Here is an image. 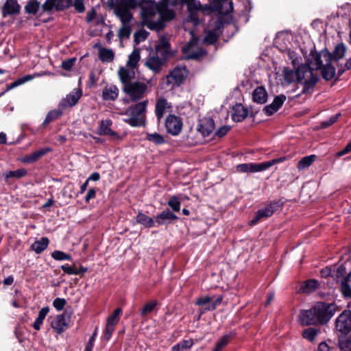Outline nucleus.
Instances as JSON below:
<instances>
[{"label":"nucleus","mask_w":351,"mask_h":351,"mask_svg":"<svg viewBox=\"0 0 351 351\" xmlns=\"http://www.w3.org/2000/svg\"><path fill=\"white\" fill-rule=\"evenodd\" d=\"M177 5H183L181 0H161L158 3L152 0H142L141 17L144 24L152 30H162L165 21L172 20L176 16L169 6Z\"/></svg>","instance_id":"nucleus-1"},{"label":"nucleus","mask_w":351,"mask_h":351,"mask_svg":"<svg viewBox=\"0 0 351 351\" xmlns=\"http://www.w3.org/2000/svg\"><path fill=\"white\" fill-rule=\"evenodd\" d=\"M284 80L290 84L297 80L302 86V93L311 95L317 82L318 77L313 73V69L308 64L300 65L296 71L289 68H284L282 71Z\"/></svg>","instance_id":"nucleus-2"},{"label":"nucleus","mask_w":351,"mask_h":351,"mask_svg":"<svg viewBox=\"0 0 351 351\" xmlns=\"http://www.w3.org/2000/svg\"><path fill=\"white\" fill-rule=\"evenodd\" d=\"M114 8L115 14L122 23L118 36L121 42H123L130 38L131 32L132 0H116V6Z\"/></svg>","instance_id":"nucleus-3"},{"label":"nucleus","mask_w":351,"mask_h":351,"mask_svg":"<svg viewBox=\"0 0 351 351\" xmlns=\"http://www.w3.org/2000/svg\"><path fill=\"white\" fill-rule=\"evenodd\" d=\"M309 61L313 69H322V77L326 80H330L335 76V68L332 65V57L328 51L322 50L312 53Z\"/></svg>","instance_id":"nucleus-4"},{"label":"nucleus","mask_w":351,"mask_h":351,"mask_svg":"<svg viewBox=\"0 0 351 351\" xmlns=\"http://www.w3.org/2000/svg\"><path fill=\"white\" fill-rule=\"evenodd\" d=\"M118 77L122 85L123 91L132 99V53L128 55L125 66H120Z\"/></svg>","instance_id":"nucleus-5"},{"label":"nucleus","mask_w":351,"mask_h":351,"mask_svg":"<svg viewBox=\"0 0 351 351\" xmlns=\"http://www.w3.org/2000/svg\"><path fill=\"white\" fill-rule=\"evenodd\" d=\"M314 310L315 315L319 319V324L327 323L337 311V306L334 303L317 302L311 308Z\"/></svg>","instance_id":"nucleus-6"},{"label":"nucleus","mask_w":351,"mask_h":351,"mask_svg":"<svg viewBox=\"0 0 351 351\" xmlns=\"http://www.w3.org/2000/svg\"><path fill=\"white\" fill-rule=\"evenodd\" d=\"M147 104L148 100L145 99L133 106V127L145 125Z\"/></svg>","instance_id":"nucleus-7"},{"label":"nucleus","mask_w":351,"mask_h":351,"mask_svg":"<svg viewBox=\"0 0 351 351\" xmlns=\"http://www.w3.org/2000/svg\"><path fill=\"white\" fill-rule=\"evenodd\" d=\"M335 328L341 335H347L351 330V312L343 311L337 318Z\"/></svg>","instance_id":"nucleus-8"},{"label":"nucleus","mask_w":351,"mask_h":351,"mask_svg":"<svg viewBox=\"0 0 351 351\" xmlns=\"http://www.w3.org/2000/svg\"><path fill=\"white\" fill-rule=\"evenodd\" d=\"M214 12H216L215 10V0L212 4H206L202 5L200 3V7L192 10L189 14V21L191 22L194 25H197L199 24V13L202 14H210Z\"/></svg>","instance_id":"nucleus-9"},{"label":"nucleus","mask_w":351,"mask_h":351,"mask_svg":"<svg viewBox=\"0 0 351 351\" xmlns=\"http://www.w3.org/2000/svg\"><path fill=\"white\" fill-rule=\"evenodd\" d=\"M183 126L182 121L180 117L169 114L165 119V128L168 134L172 136H178L182 131Z\"/></svg>","instance_id":"nucleus-10"},{"label":"nucleus","mask_w":351,"mask_h":351,"mask_svg":"<svg viewBox=\"0 0 351 351\" xmlns=\"http://www.w3.org/2000/svg\"><path fill=\"white\" fill-rule=\"evenodd\" d=\"M221 297H218L216 300H214L213 297L204 296L199 298L195 304L201 306L200 313L203 314L206 311L215 309L221 304Z\"/></svg>","instance_id":"nucleus-11"},{"label":"nucleus","mask_w":351,"mask_h":351,"mask_svg":"<svg viewBox=\"0 0 351 351\" xmlns=\"http://www.w3.org/2000/svg\"><path fill=\"white\" fill-rule=\"evenodd\" d=\"M188 75V71L185 66L176 67L167 76L168 84L180 86L183 83Z\"/></svg>","instance_id":"nucleus-12"},{"label":"nucleus","mask_w":351,"mask_h":351,"mask_svg":"<svg viewBox=\"0 0 351 351\" xmlns=\"http://www.w3.org/2000/svg\"><path fill=\"white\" fill-rule=\"evenodd\" d=\"M280 206L279 202H271L264 208L256 212V217L250 221L251 225L256 224L263 217H269Z\"/></svg>","instance_id":"nucleus-13"},{"label":"nucleus","mask_w":351,"mask_h":351,"mask_svg":"<svg viewBox=\"0 0 351 351\" xmlns=\"http://www.w3.org/2000/svg\"><path fill=\"white\" fill-rule=\"evenodd\" d=\"M82 91L80 88L74 89L60 101L59 108L65 109L74 106L82 97Z\"/></svg>","instance_id":"nucleus-14"},{"label":"nucleus","mask_w":351,"mask_h":351,"mask_svg":"<svg viewBox=\"0 0 351 351\" xmlns=\"http://www.w3.org/2000/svg\"><path fill=\"white\" fill-rule=\"evenodd\" d=\"M71 6L70 0H46L42 5L44 12H49L53 9L61 11Z\"/></svg>","instance_id":"nucleus-15"},{"label":"nucleus","mask_w":351,"mask_h":351,"mask_svg":"<svg viewBox=\"0 0 351 351\" xmlns=\"http://www.w3.org/2000/svg\"><path fill=\"white\" fill-rule=\"evenodd\" d=\"M178 217L169 208H166L155 217V223L158 226L173 223Z\"/></svg>","instance_id":"nucleus-16"},{"label":"nucleus","mask_w":351,"mask_h":351,"mask_svg":"<svg viewBox=\"0 0 351 351\" xmlns=\"http://www.w3.org/2000/svg\"><path fill=\"white\" fill-rule=\"evenodd\" d=\"M183 52L186 58L191 60H198L206 54V51L203 48H195L192 43H189L183 47Z\"/></svg>","instance_id":"nucleus-17"},{"label":"nucleus","mask_w":351,"mask_h":351,"mask_svg":"<svg viewBox=\"0 0 351 351\" xmlns=\"http://www.w3.org/2000/svg\"><path fill=\"white\" fill-rule=\"evenodd\" d=\"M237 170L241 173H257L267 170L265 162L261 163H243L237 167Z\"/></svg>","instance_id":"nucleus-18"},{"label":"nucleus","mask_w":351,"mask_h":351,"mask_svg":"<svg viewBox=\"0 0 351 351\" xmlns=\"http://www.w3.org/2000/svg\"><path fill=\"white\" fill-rule=\"evenodd\" d=\"M298 319L303 326L315 325L319 324V319L315 315L314 310H302L300 312Z\"/></svg>","instance_id":"nucleus-19"},{"label":"nucleus","mask_w":351,"mask_h":351,"mask_svg":"<svg viewBox=\"0 0 351 351\" xmlns=\"http://www.w3.org/2000/svg\"><path fill=\"white\" fill-rule=\"evenodd\" d=\"M21 5L17 0H5L1 8L3 17L16 15L20 12Z\"/></svg>","instance_id":"nucleus-20"},{"label":"nucleus","mask_w":351,"mask_h":351,"mask_svg":"<svg viewBox=\"0 0 351 351\" xmlns=\"http://www.w3.org/2000/svg\"><path fill=\"white\" fill-rule=\"evenodd\" d=\"M94 48L98 50L99 59L104 63H110L114 59V52L112 49L103 47L97 43L94 45Z\"/></svg>","instance_id":"nucleus-21"},{"label":"nucleus","mask_w":351,"mask_h":351,"mask_svg":"<svg viewBox=\"0 0 351 351\" xmlns=\"http://www.w3.org/2000/svg\"><path fill=\"white\" fill-rule=\"evenodd\" d=\"M215 129V122L210 117L199 120L197 130L204 136H208Z\"/></svg>","instance_id":"nucleus-22"},{"label":"nucleus","mask_w":351,"mask_h":351,"mask_svg":"<svg viewBox=\"0 0 351 351\" xmlns=\"http://www.w3.org/2000/svg\"><path fill=\"white\" fill-rule=\"evenodd\" d=\"M286 100L284 95H280L274 97L273 102L265 106L263 111L267 116H271L278 110Z\"/></svg>","instance_id":"nucleus-23"},{"label":"nucleus","mask_w":351,"mask_h":351,"mask_svg":"<svg viewBox=\"0 0 351 351\" xmlns=\"http://www.w3.org/2000/svg\"><path fill=\"white\" fill-rule=\"evenodd\" d=\"M171 108V104L169 103L165 98L160 97L156 100L155 106V114L158 123L160 122L162 118L163 117L166 112V110L170 109Z\"/></svg>","instance_id":"nucleus-24"},{"label":"nucleus","mask_w":351,"mask_h":351,"mask_svg":"<svg viewBox=\"0 0 351 351\" xmlns=\"http://www.w3.org/2000/svg\"><path fill=\"white\" fill-rule=\"evenodd\" d=\"M215 10L221 15H227L233 10L232 2L230 0H215Z\"/></svg>","instance_id":"nucleus-25"},{"label":"nucleus","mask_w":351,"mask_h":351,"mask_svg":"<svg viewBox=\"0 0 351 351\" xmlns=\"http://www.w3.org/2000/svg\"><path fill=\"white\" fill-rule=\"evenodd\" d=\"M248 114V110L241 104H236L231 112V117L234 121L240 122L244 120Z\"/></svg>","instance_id":"nucleus-26"},{"label":"nucleus","mask_w":351,"mask_h":351,"mask_svg":"<svg viewBox=\"0 0 351 351\" xmlns=\"http://www.w3.org/2000/svg\"><path fill=\"white\" fill-rule=\"evenodd\" d=\"M67 326L64 313L57 315L51 322L52 328L58 334L63 332L67 328Z\"/></svg>","instance_id":"nucleus-27"},{"label":"nucleus","mask_w":351,"mask_h":351,"mask_svg":"<svg viewBox=\"0 0 351 351\" xmlns=\"http://www.w3.org/2000/svg\"><path fill=\"white\" fill-rule=\"evenodd\" d=\"M156 55L161 57L162 59L168 58L169 54V44L165 38H161L159 43L156 46Z\"/></svg>","instance_id":"nucleus-28"},{"label":"nucleus","mask_w":351,"mask_h":351,"mask_svg":"<svg viewBox=\"0 0 351 351\" xmlns=\"http://www.w3.org/2000/svg\"><path fill=\"white\" fill-rule=\"evenodd\" d=\"M49 72H45L43 73H35L34 75H26L22 77L19 78L18 80H15L14 82L7 85V88L5 91H9L20 85H22L27 82L31 81L33 80L35 77H40L45 74H49Z\"/></svg>","instance_id":"nucleus-29"},{"label":"nucleus","mask_w":351,"mask_h":351,"mask_svg":"<svg viewBox=\"0 0 351 351\" xmlns=\"http://www.w3.org/2000/svg\"><path fill=\"white\" fill-rule=\"evenodd\" d=\"M119 95V89L117 86L111 84L106 86L102 90V98L106 101H114Z\"/></svg>","instance_id":"nucleus-30"},{"label":"nucleus","mask_w":351,"mask_h":351,"mask_svg":"<svg viewBox=\"0 0 351 351\" xmlns=\"http://www.w3.org/2000/svg\"><path fill=\"white\" fill-rule=\"evenodd\" d=\"M50 151L51 149H49V147L40 149L34 152L31 154L27 155L25 157H23L22 159V162L24 163L34 162Z\"/></svg>","instance_id":"nucleus-31"},{"label":"nucleus","mask_w":351,"mask_h":351,"mask_svg":"<svg viewBox=\"0 0 351 351\" xmlns=\"http://www.w3.org/2000/svg\"><path fill=\"white\" fill-rule=\"evenodd\" d=\"M253 101L258 104H265L267 101V93L263 86L257 87L252 93Z\"/></svg>","instance_id":"nucleus-32"},{"label":"nucleus","mask_w":351,"mask_h":351,"mask_svg":"<svg viewBox=\"0 0 351 351\" xmlns=\"http://www.w3.org/2000/svg\"><path fill=\"white\" fill-rule=\"evenodd\" d=\"M112 125V121L109 119L102 120L100 123V125L98 128L97 133L99 135H108V136H115L116 133L113 132L110 126Z\"/></svg>","instance_id":"nucleus-33"},{"label":"nucleus","mask_w":351,"mask_h":351,"mask_svg":"<svg viewBox=\"0 0 351 351\" xmlns=\"http://www.w3.org/2000/svg\"><path fill=\"white\" fill-rule=\"evenodd\" d=\"M146 89L147 85L145 82H133V102L134 100L141 98L146 91Z\"/></svg>","instance_id":"nucleus-34"},{"label":"nucleus","mask_w":351,"mask_h":351,"mask_svg":"<svg viewBox=\"0 0 351 351\" xmlns=\"http://www.w3.org/2000/svg\"><path fill=\"white\" fill-rule=\"evenodd\" d=\"M347 51V47L343 43L337 44L331 53L332 60H339L344 58Z\"/></svg>","instance_id":"nucleus-35"},{"label":"nucleus","mask_w":351,"mask_h":351,"mask_svg":"<svg viewBox=\"0 0 351 351\" xmlns=\"http://www.w3.org/2000/svg\"><path fill=\"white\" fill-rule=\"evenodd\" d=\"M165 59H162L161 57L156 55L150 58L146 62L145 64L154 71H158L162 64L165 62Z\"/></svg>","instance_id":"nucleus-36"},{"label":"nucleus","mask_w":351,"mask_h":351,"mask_svg":"<svg viewBox=\"0 0 351 351\" xmlns=\"http://www.w3.org/2000/svg\"><path fill=\"white\" fill-rule=\"evenodd\" d=\"M49 245V239L47 237H42L40 240L36 241L32 245V249L36 254L43 252Z\"/></svg>","instance_id":"nucleus-37"},{"label":"nucleus","mask_w":351,"mask_h":351,"mask_svg":"<svg viewBox=\"0 0 351 351\" xmlns=\"http://www.w3.org/2000/svg\"><path fill=\"white\" fill-rule=\"evenodd\" d=\"M318 284V281L315 279L308 280L300 287V292L310 293L315 290Z\"/></svg>","instance_id":"nucleus-38"},{"label":"nucleus","mask_w":351,"mask_h":351,"mask_svg":"<svg viewBox=\"0 0 351 351\" xmlns=\"http://www.w3.org/2000/svg\"><path fill=\"white\" fill-rule=\"evenodd\" d=\"M49 312V308L48 306L43 307L39 311L38 317L36 319L33 324V327L35 330H39L40 329V326L43 323V320Z\"/></svg>","instance_id":"nucleus-39"},{"label":"nucleus","mask_w":351,"mask_h":351,"mask_svg":"<svg viewBox=\"0 0 351 351\" xmlns=\"http://www.w3.org/2000/svg\"><path fill=\"white\" fill-rule=\"evenodd\" d=\"M341 290L345 297L351 298V273L342 280Z\"/></svg>","instance_id":"nucleus-40"},{"label":"nucleus","mask_w":351,"mask_h":351,"mask_svg":"<svg viewBox=\"0 0 351 351\" xmlns=\"http://www.w3.org/2000/svg\"><path fill=\"white\" fill-rule=\"evenodd\" d=\"M316 158L317 156L313 154L303 157L298 163V169L299 170H303L310 167Z\"/></svg>","instance_id":"nucleus-41"},{"label":"nucleus","mask_w":351,"mask_h":351,"mask_svg":"<svg viewBox=\"0 0 351 351\" xmlns=\"http://www.w3.org/2000/svg\"><path fill=\"white\" fill-rule=\"evenodd\" d=\"M146 139L156 145H162L166 143L163 136L157 132L147 133L146 134Z\"/></svg>","instance_id":"nucleus-42"},{"label":"nucleus","mask_w":351,"mask_h":351,"mask_svg":"<svg viewBox=\"0 0 351 351\" xmlns=\"http://www.w3.org/2000/svg\"><path fill=\"white\" fill-rule=\"evenodd\" d=\"M339 346L342 351H351V338L346 335L339 336Z\"/></svg>","instance_id":"nucleus-43"},{"label":"nucleus","mask_w":351,"mask_h":351,"mask_svg":"<svg viewBox=\"0 0 351 351\" xmlns=\"http://www.w3.org/2000/svg\"><path fill=\"white\" fill-rule=\"evenodd\" d=\"M27 174V171L25 169H19L16 171H9L4 174V180L8 182L11 178H21Z\"/></svg>","instance_id":"nucleus-44"},{"label":"nucleus","mask_w":351,"mask_h":351,"mask_svg":"<svg viewBox=\"0 0 351 351\" xmlns=\"http://www.w3.org/2000/svg\"><path fill=\"white\" fill-rule=\"evenodd\" d=\"M40 6V3L38 1H29L25 6V11L28 14L36 15L39 10Z\"/></svg>","instance_id":"nucleus-45"},{"label":"nucleus","mask_w":351,"mask_h":351,"mask_svg":"<svg viewBox=\"0 0 351 351\" xmlns=\"http://www.w3.org/2000/svg\"><path fill=\"white\" fill-rule=\"evenodd\" d=\"M234 336V334L232 332L222 336V337L217 343L215 349H216L217 351H221L223 347L228 344Z\"/></svg>","instance_id":"nucleus-46"},{"label":"nucleus","mask_w":351,"mask_h":351,"mask_svg":"<svg viewBox=\"0 0 351 351\" xmlns=\"http://www.w3.org/2000/svg\"><path fill=\"white\" fill-rule=\"evenodd\" d=\"M136 221L139 223L144 225L147 228H151L154 226L155 219L145 215L143 213H139L136 216Z\"/></svg>","instance_id":"nucleus-47"},{"label":"nucleus","mask_w":351,"mask_h":351,"mask_svg":"<svg viewBox=\"0 0 351 351\" xmlns=\"http://www.w3.org/2000/svg\"><path fill=\"white\" fill-rule=\"evenodd\" d=\"M62 112L60 110H53L49 111L46 115V117L43 123V125H47L49 123L60 117L62 115Z\"/></svg>","instance_id":"nucleus-48"},{"label":"nucleus","mask_w":351,"mask_h":351,"mask_svg":"<svg viewBox=\"0 0 351 351\" xmlns=\"http://www.w3.org/2000/svg\"><path fill=\"white\" fill-rule=\"evenodd\" d=\"M167 205L173 210V211H180L181 206L180 198L176 195L171 197L167 202Z\"/></svg>","instance_id":"nucleus-49"},{"label":"nucleus","mask_w":351,"mask_h":351,"mask_svg":"<svg viewBox=\"0 0 351 351\" xmlns=\"http://www.w3.org/2000/svg\"><path fill=\"white\" fill-rule=\"evenodd\" d=\"M157 304L158 302L156 300H153L145 304L141 309V315L143 317H145L150 314L154 311Z\"/></svg>","instance_id":"nucleus-50"},{"label":"nucleus","mask_w":351,"mask_h":351,"mask_svg":"<svg viewBox=\"0 0 351 351\" xmlns=\"http://www.w3.org/2000/svg\"><path fill=\"white\" fill-rule=\"evenodd\" d=\"M318 333V330L313 328H308L304 330L302 332V337L310 341H312L314 340L315 337Z\"/></svg>","instance_id":"nucleus-51"},{"label":"nucleus","mask_w":351,"mask_h":351,"mask_svg":"<svg viewBox=\"0 0 351 351\" xmlns=\"http://www.w3.org/2000/svg\"><path fill=\"white\" fill-rule=\"evenodd\" d=\"M148 34L149 32L145 29H140L139 31L136 32L134 35V42L136 44H138L141 42L144 41L147 38Z\"/></svg>","instance_id":"nucleus-52"},{"label":"nucleus","mask_w":351,"mask_h":351,"mask_svg":"<svg viewBox=\"0 0 351 351\" xmlns=\"http://www.w3.org/2000/svg\"><path fill=\"white\" fill-rule=\"evenodd\" d=\"M51 256L56 261L71 260V256L62 251L56 250L51 254Z\"/></svg>","instance_id":"nucleus-53"},{"label":"nucleus","mask_w":351,"mask_h":351,"mask_svg":"<svg viewBox=\"0 0 351 351\" xmlns=\"http://www.w3.org/2000/svg\"><path fill=\"white\" fill-rule=\"evenodd\" d=\"M182 5H187V10L189 13L192 10L197 9L200 7V1L197 0H181Z\"/></svg>","instance_id":"nucleus-54"},{"label":"nucleus","mask_w":351,"mask_h":351,"mask_svg":"<svg viewBox=\"0 0 351 351\" xmlns=\"http://www.w3.org/2000/svg\"><path fill=\"white\" fill-rule=\"evenodd\" d=\"M121 312V308H116L114 311L113 313L108 317L107 323L112 324L116 326L119 322V316Z\"/></svg>","instance_id":"nucleus-55"},{"label":"nucleus","mask_w":351,"mask_h":351,"mask_svg":"<svg viewBox=\"0 0 351 351\" xmlns=\"http://www.w3.org/2000/svg\"><path fill=\"white\" fill-rule=\"evenodd\" d=\"M71 6H73L80 13L85 10L84 0H70Z\"/></svg>","instance_id":"nucleus-56"},{"label":"nucleus","mask_w":351,"mask_h":351,"mask_svg":"<svg viewBox=\"0 0 351 351\" xmlns=\"http://www.w3.org/2000/svg\"><path fill=\"white\" fill-rule=\"evenodd\" d=\"M341 116L340 113L336 114L333 116H332L328 120L322 121L320 124L321 128H328L332 124H334L339 119V117Z\"/></svg>","instance_id":"nucleus-57"},{"label":"nucleus","mask_w":351,"mask_h":351,"mask_svg":"<svg viewBox=\"0 0 351 351\" xmlns=\"http://www.w3.org/2000/svg\"><path fill=\"white\" fill-rule=\"evenodd\" d=\"M290 158H291L290 156H282L280 158H274L269 161H265L267 169H268L269 168H270L271 167H272L273 165H274L276 164L283 162L285 160L289 159Z\"/></svg>","instance_id":"nucleus-58"},{"label":"nucleus","mask_w":351,"mask_h":351,"mask_svg":"<svg viewBox=\"0 0 351 351\" xmlns=\"http://www.w3.org/2000/svg\"><path fill=\"white\" fill-rule=\"evenodd\" d=\"M66 304V301L64 298H57L53 302V306L57 311H62Z\"/></svg>","instance_id":"nucleus-59"},{"label":"nucleus","mask_w":351,"mask_h":351,"mask_svg":"<svg viewBox=\"0 0 351 351\" xmlns=\"http://www.w3.org/2000/svg\"><path fill=\"white\" fill-rule=\"evenodd\" d=\"M114 326H115V325H113L112 324H108V323L106 324V329H105V332H104V338L106 340L108 341L111 337V335L114 330Z\"/></svg>","instance_id":"nucleus-60"},{"label":"nucleus","mask_w":351,"mask_h":351,"mask_svg":"<svg viewBox=\"0 0 351 351\" xmlns=\"http://www.w3.org/2000/svg\"><path fill=\"white\" fill-rule=\"evenodd\" d=\"M75 58L66 60L62 62V68L66 71H69L74 65Z\"/></svg>","instance_id":"nucleus-61"},{"label":"nucleus","mask_w":351,"mask_h":351,"mask_svg":"<svg viewBox=\"0 0 351 351\" xmlns=\"http://www.w3.org/2000/svg\"><path fill=\"white\" fill-rule=\"evenodd\" d=\"M230 127L228 125H223L221 128H219L216 132H215V136L218 137H223L224 136L227 132L230 130Z\"/></svg>","instance_id":"nucleus-62"},{"label":"nucleus","mask_w":351,"mask_h":351,"mask_svg":"<svg viewBox=\"0 0 351 351\" xmlns=\"http://www.w3.org/2000/svg\"><path fill=\"white\" fill-rule=\"evenodd\" d=\"M61 269L64 271V273L69 275H75V274L77 273L75 271V268L68 264L62 265Z\"/></svg>","instance_id":"nucleus-63"},{"label":"nucleus","mask_w":351,"mask_h":351,"mask_svg":"<svg viewBox=\"0 0 351 351\" xmlns=\"http://www.w3.org/2000/svg\"><path fill=\"white\" fill-rule=\"evenodd\" d=\"M351 152V141L340 152L335 154L336 158H339Z\"/></svg>","instance_id":"nucleus-64"}]
</instances>
